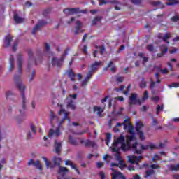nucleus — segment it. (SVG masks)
Here are the masks:
<instances>
[{"mask_svg":"<svg viewBox=\"0 0 179 179\" xmlns=\"http://www.w3.org/2000/svg\"><path fill=\"white\" fill-rule=\"evenodd\" d=\"M61 162H62V160L60 157H53V164L55 166H61Z\"/></svg>","mask_w":179,"mask_h":179,"instance_id":"28","label":"nucleus"},{"mask_svg":"<svg viewBox=\"0 0 179 179\" xmlns=\"http://www.w3.org/2000/svg\"><path fill=\"white\" fill-rule=\"evenodd\" d=\"M98 1H99V6L108 3V2H107L106 0H98Z\"/></svg>","mask_w":179,"mask_h":179,"instance_id":"58","label":"nucleus"},{"mask_svg":"<svg viewBox=\"0 0 179 179\" xmlns=\"http://www.w3.org/2000/svg\"><path fill=\"white\" fill-rule=\"evenodd\" d=\"M34 166V167H36V169H38V170H43V166H41V164H40L39 160H36V162H34V159H31L27 163V166Z\"/></svg>","mask_w":179,"mask_h":179,"instance_id":"11","label":"nucleus"},{"mask_svg":"<svg viewBox=\"0 0 179 179\" xmlns=\"http://www.w3.org/2000/svg\"><path fill=\"white\" fill-rule=\"evenodd\" d=\"M124 129H128L129 134L135 135V127L129 122V119H125L122 123Z\"/></svg>","mask_w":179,"mask_h":179,"instance_id":"5","label":"nucleus"},{"mask_svg":"<svg viewBox=\"0 0 179 179\" xmlns=\"http://www.w3.org/2000/svg\"><path fill=\"white\" fill-rule=\"evenodd\" d=\"M55 115L54 114V112H52V110L50 111V122L51 124H52V120H54V118H55Z\"/></svg>","mask_w":179,"mask_h":179,"instance_id":"60","label":"nucleus"},{"mask_svg":"<svg viewBox=\"0 0 179 179\" xmlns=\"http://www.w3.org/2000/svg\"><path fill=\"white\" fill-rule=\"evenodd\" d=\"M69 143L73 146H77L78 145V141L76 139L73 138V137H72L71 135L69 136Z\"/></svg>","mask_w":179,"mask_h":179,"instance_id":"29","label":"nucleus"},{"mask_svg":"<svg viewBox=\"0 0 179 179\" xmlns=\"http://www.w3.org/2000/svg\"><path fill=\"white\" fill-rule=\"evenodd\" d=\"M135 139H136L135 134L128 136L127 140V147L132 148L134 153H136V155H142V150H138V142L131 144V142H132V141H135Z\"/></svg>","mask_w":179,"mask_h":179,"instance_id":"2","label":"nucleus"},{"mask_svg":"<svg viewBox=\"0 0 179 179\" xmlns=\"http://www.w3.org/2000/svg\"><path fill=\"white\" fill-rule=\"evenodd\" d=\"M13 96V93L11 91L6 92V99L8 100Z\"/></svg>","mask_w":179,"mask_h":179,"instance_id":"48","label":"nucleus"},{"mask_svg":"<svg viewBox=\"0 0 179 179\" xmlns=\"http://www.w3.org/2000/svg\"><path fill=\"white\" fill-rule=\"evenodd\" d=\"M55 135V136H61V127L59 125L58 127L56 129L55 131L54 129H50L48 136H52Z\"/></svg>","mask_w":179,"mask_h":179,"instance_id":"12","label":"nucleus"},{"mask_svg":"<svg viewBox=\"0 0 179 179\" xmlns=\"http://www.w3.org/2000/svg\"><path fill=\"white\" fill-rule=\"evenodd\" d=\"M113 172L111 173L112 179H127V177L121 172H119L114 169H111Z\"/></svg>","mask_w":179,"mask_h":179,"instance_id":"9","label":"nucleus"},{"mask_svg":"<svg viewBox=\"0 0 179 179\" xmlns=\"http://www.w3.org/2000/svg\"><path fill=\"white\" fill-rule=\"evenodd\" d=\"M96 166H97L98 169H101V167H103L104 166V162H99L96 163Z\"/></svg>","mask_w":179,"mask_h":179,"instance_id":"62","label":"nucleus"},{"mask_svg":"<svg viewBox=\"0 0 179 179\" xmlns=\"http://www.w3.org/2000/svg\"><path fill=\"white\" fill-rule=\"evenodd\" d=\"M116 80L117 82H119L120 83H122V82H124V77H122V76L117 77Z\"/></svg>","mask_w":179,"mask_h":179,"instance_id":"61","label":"nucleus"},{"mask_svg":"<svg viewBox=\"0 0 179 179\" xmlns=\"http://www.w3.org/2000/svg\"><path fill=\"white\" fill-rule=\"evenodd\" d=\"M65 165L71 166V168L73 169V170H75V171H76V173L80 176V171H79V169H78V167H76V164H73V162H72V161H71L69 159L66 160Z\"/></svg>","mask_w":179,"mask_h":179,"instance_id":"13","label":"nucleus"},{"mask_svg":"<svg viewBox=\"0 0 179 179\" xmlns=\"http://www.w3.org/2000/svg\"><path fill=\"white\" fill-rule=\"evenodd\" d=\"M110 141H111V134L107 133L106 134V145H108V143H110Z\"/></svg>","mask_w":179,"mask_h":179,"instance_id":"44","label":"nucleus"},{"mask_svg":"<svg viewBox=\"0 0 179 179\" xmlns=\"http://www.w3.org/2000/svg\"><path fill=\"white\" fill-rule=\"evenodd\" d=\"M67 108H71V110H76V106H75V102L73 100L71 99L68 103H67Z\"/></svg>","mask_w":179,"mask_h":179,"instance_id":"31","label":"nucleus"},{"mask_svg":"<svg viewBox=\"0 0 179 179\" xmlns=\"http://www.w3.org/2000/svg\"><path fill=\"white\" fill-rule=\"evenodd\" d=\"M170 37H171L170 34L169 33H166L163 38L159 36V38H162L163 41H164L165 43H169V41H167V40H169V38H170Z\"/></svg>","mask_w":179,"mask_h":179,"instance_id":"37","label":"nucleus"},{"mask_svg":"<svg viewBox=\"0 0 179 179\" xmlns=\"http://www.w3.org/2000/svg\"><path fill=\"white\" fill-rule=\"evenodd\" d=\"M169 169L170 170H171V171H179V164H176V165L171 164L170 165Z\"/></svg>","mask_w":179,"mask_h":179,"instance_id":"38","label":"nucleus"},{"mask_svg":"<svg viewBox=\"0 0 179 179\" xmlns=\"http://www.w3.org/2000/svg\"><path fill=\"white\" fill-rule=\"evenodd\" d=\"M100 65H103V62L99 61V62H94V64H92L90 66L92 72H96L98 69V66H100Z\"/></svg>","mask_w":179,"mask_h":179,"instance_id":"19","label":"nucleus"},{"mask_svg":"<svg viewBox=\"0 0 179 179\" xmlns=\"http://www.w3.org/2000/svg\"><path fill=\"white\" fill-rule=\"evenodd\" d=\"M167 51H169V48H167V46L162 45L161 47V52L166 55V54H167Z\"/></svg>","mask_w":179,"mask_h":179,"instance_id":"41","label":"nucleus"},{"mask_svg":"<svg viewBox=\"0 0 179 179\" xmlns=\"http://www.w3.org/2000/svg\"><path fill=\"white\" fill-rule=\"evenodd\" d=\"M64 13L67 16L71 15H78V13H87V10H80L79 8H65L63 10Z\"/></svg>","mask_w":179,"mask_h":179,"instance_id":"4","label":"nucleus"},{"mask_svg":"<svg viewBox=\"0 0 179 179\" xmlns=\"http://www.w3.org/2000/svg\"><path fill=\"white\" fill-rule=\"evenodd\" d=\"M151 5L156 8H158V9H164L166 8V6L161 1H152Z\"/></svg>","mask_w":179,"mask_h":179,"instance_id":"20","label":"nucleus"},{"mask_svg":"<svg viewBox=\"0 0 179 179\" xmlns=\"http://www.w3.org/2000/svg\"><path fill=\"white\" fill-rule=\"evenodd\" d=\"M50 12H51V9H50V8L45 9V10L43 11V15L44 16H48V13H50Z\"/></svg>","mask_w":179,"mask_h":179,"instance_id":"53","label":"nucleus"},{"mask_svg":"<svg viewBox=\"0 0 179 179\" xmlns=\"http://www.w3.org/2000/svg\"><path fill=\"white\" fill-rule=\"evenodd\" d=\"M169 2L166 3V5L167 6H173V5H177L178 3V1L176 0H168Z\"/></svg>","mask_w":179,"mask_h":179,"instance_id":"39","label":"nucleus"},{"mask_svg":"<svg viewBox=\"0 0 179 179\" xmlns=\"http://www.w3.org/2000/svg\"><path fill=\"white\" fill-rule=\"evenodd\" d=\"M142 128H143V123H142V122H137L136 126V132L141 131V129H142Z\"/></svg>","mask_w":179,"mask_h":179,"instance_id":"34","label":"nucleus"},{"mask_svg":"<svg viewBox=\"0 0 179 179\" xmlns=\"http://www.w3.org/2000/svg\"><path fill=\"white\" fill-rule=\"evenodd\" d=\"M163 108H164V105H157L156 108V114L159 115L160 114V111H163Z\"/></svg>","mask_w":179,"mask_h":179,"instance_id":"36","label":"nucleus"},{"mask_svg":"<svg viewBox=\"0 0 179 179\" xmlns=\"http://www.w3.org/2000/svg\"><path fill=\"white\" fill-rule=\"evenodd\" d=\"M85 146L86 148H94V146H96V143L90 140H87L85 143Z\"/></svg>","mask_w":179,"mask_h":179,"instance_id":"27","label":"nucleus"},{"mask_svg":"<svg viewBox=\"0 0 179 179\" xmlns=\"http://www.w3.org/2000/svg\"><path fill=\"white\" fill-rule=\"evenodd\" d=\"M22 66H23V57H22V54L19 53L17 55V73L19 75H22Z\"/></svg>","mask_w":179,"mask_h":179,"instance_id":"10","label":"nucleus"},{"mask_svg":"<svg viewBox=\"0 0 179 179\" xmlns=\"http://www.w3.org/2000/svg\"><path fill=\"white\" fill-rule=\"evenodd\" d=\"M13 19H14V22H15V23L17 24L23 23V22H24V19L19 17V15L17 14L14 15Z\"/></svg>","mask_w":179,"mask_h":179,"instance_id":"26","label":"nucleus"},{"mask_svg":"<svg viewBox=\"0 0 179 179\" xmlns=\"http://www.w3.org/2000/svg\"><path fill=\"white\" fill-rule=\"evenodd\" d=\"M124 143H125V137L123 135H120V136L118 138L114 140L113 143V145L115 147V146H117L119 143L122 145Z\"/></svg>","mask_w":179,"mask_h":179,"instance_id":"16","label":"nucleus"},{"mask_svg":"<svg viewBox=\"0 0 179 179\" xmlns=\"http://www.w3.org/2000/svg\"><path fill=\"white\" fill-rule=\"evenodd\" d=\"M87 83H89V80L85 78L84 80L82 82L83 87H85V86H87Z\"/></svg>","mask_w":179,"mask_h":179,"instance_id":"59","label":"nucleus"},{"mask_svg":"<svg viewBox=\"0 0 179 179\" xmlns=\"http://www.w3.org/2000/svg\"><path fill=\"white\" fill-rule=\"evenodd\" d=\"M179 21V17L178 15H175V16H173L171 18V22H173V23H176L177 22Z\"/></svg>","mask_w":179,"mask_h":179,"instance_id":"49","label":"nucleus"},{"mask_svg":"<svg viewBox=\"0 0 179 179\" xmlns=\"http://www.w3.org/2000/svg\"><path fill=\"white\" fill-rule=\"evenodd\" d=\"M71 48L69 47H67L66 49L64 50L63 55L61 56V57L57 58V57H53L52 59V66H57V68H61L62 66V64H64V60L65 59V57L68 55V51H69Z\"/></svg>","mask_w":179,"mask_h":179,"instance_id":"3","label":"nucleus"},{"mask_svg":"<svg viewBox=\"0 0 179 179\" xmlns=\"http://www.w3.org/2000/svg\"><path fill=\"white\" fill-rule=\"evenodd\" d=\"M147 83L146 81H145V79H142V81L140 83V87L141 89H144V87H146Z\"/></svg>","mask_w":179,"mask_h":179,"instance_id":"45","label":"nucleus"},{"mask_svg":"<svg viewBox=\"0 0 179 179\" xmlns=\"http://www.w3.org/2000/svg\"><path fill=\"white\" fill-rule=\"evenodd\" d=\"M140 148L141 149V150H148V149L153 150L156 149V145L153 144H150L148 145H144L143 144H141Z\"/></svg>","mask_w":179,"mask_h":179,"instance_id":"22","label":"nucleus"},{"mask_svg":"<svg viewBox=\"0 0 179 179\" xmlns=\"http://www.w3.org/2000/svg\"><path fill=\"white\" fill-rule=\"evenodd\" d=\"M12 41H13V38L10 36V35L6 36L4 45L3 46V48H8V47H10V43H12Z\"/></svg>","mask_w":179,"mask_h":179,"instance_id":"17","label":"nucleus"},{"mask_svg":"<svg viewBox=\"0 0 179 179\" xmlns=\"http://www.w3.org/2000/svg\"><path fill=\"white\" fill-rule=\"evenodd\" d=\"M150 167L153 169H160V166L157 165V164H151Z\"/></svg>","mask_w":179,"mask_h":179,"instance_id":"64","label":"nucleus"},{"mask_svg":"<svg viewBox=\"0 0 179 179\" xmlns=\"http://www.w3.org/2000/svg\"><path fill=\"white\" fill-rule=\"evenodd\" d=\"M42 160H43V162H45V164L46 167H48V168L50 167V169H52V167H54V166H52V164L51 163V162L48 161L47 157H42Z\"/></svg>","mask_w":179,"mask_h":179,"instance_id":"30","label":"nucleus"},{"mask_svg":"<svg viewBox=\"0 0 179 179\" xmlns=\"http://www.w3.org/2000/svg\"><path fill=\"white\" fill-rule=\"evenodd\" d=\"M99 49H100V54L101 55H104V52L106 51V48H104V46H99Z\"/></svg>","mask_w":179,"mask_h":179,"instance_id":"55","label":"nucleus"},{"mask_svg":"<svg viewBox=\"0 0 179 179\" xmlns=\"http://www.w3.org/2000/svg\"><path fill=\"white\" fill-rule=\"evenodd\" d=\"M34 76H36V70H33L31 73V78L29 79V82H31L34 79Z\"/></svg>","mask_w":179,"mask_h":179,"instance_id":"56","label":"nucleus"},{"mask_svg":"<svg viewBox=\"0 0 179 179\" xmlns=\"http://www.w3.org/2000/svg\"><path fill=\"white\" fill-rule=\"evenodd\" d=\"M143 159L142 155L135 156L133 155L131 157L128 156V162L131 163V164H136V166H139V163H141V159Z\"/></svg>","mask_w":179,"mask_h":179,"instance_id":"7","label":"nucleus"},{"mask_svg":"<svg viewBox=\"0 0 179 179\" xmlns=\"http://www.w3.org/2000/svg\"><path fill=\"white\" fill-rule=\"evenodd\" d=\"M28 57L29 58V62H28L27 72H28V73H30V71L31 69V64H30V61H31V58H33V50H29L28 51Z\"/></svg>","mask_w":179,"mask_h":179,"instance_id":"21","label":"nucleus"},{"mask_svg":"<svg viewBox=\"0 0 179 179\" xmlns=\"http://www.w3.org/2000/svg\"><path fill=\"white\" fill-rule=\"evenodd\" d=\"M133 5H141L142 3V0H131Z\"/></svg>","mask_w":179,"mask_h":179,"instance_id":"51","label":"nucleus"},{"mask_svg":"<svg viewBox=\"0 0 179 179\" xmlns=\"http://www.w3.org/2000/svg\"><path fill=\"white\" fill-rule=\"evenodd\" d=\"M147 50L150 51V52H153L155 51V46L153 44H149L147 45Z\"/></svg>","mask_w":179,"mask_h":179,"instance_id":"43","label":"nucleus"},{"mask_svg":"<svg viewBox=\"0 0 179 179\" xmlns=\"http://www.w3.org/2000/svg\"><path fill=\"white\" fill-rule=\"evenodd\" d=\"M69 173V169L64 166H59L58 170V174L59 176H61L62 177H65L66 176V173Z\"/></svg>","mask_w":179,"mask_h":179,"instance_id":"15","label":"nucleus"},{"mask_svg":"<svg viewBox=\"0 0 179 179\" xmlns=\"http://www.w3.org/2000/svg\"><path fill=\"white\" fill-rule=\"evenodd\" d=\"M137 134L139 135V138L141 141H145V134L143 131H137Z\"/></svg>","mask_w":179,"mask_h":179,"instance_id":"42","label":"nucleus"},{"mask_svg":"<svg viewBox=\"0 0 179 179\" xmlns=\"http://www.w3.org/2000/svg\"><path fill=\"white\" fill-rule=\"evenodd\" d=\"M92 76H93V72H92V71H90L87 73L85 79H87V80H90V79H92Z\"/></svg>","mask_w":179,"mask_h":179,"instance_id":"46","label":"nucleus"},{"mask_svg":"<svg viewBox=\"0 0 179 179\" xmlns=\"http://www.w3.org/2000/svg\"><path fill=\"white\" fill-rule=\"evenodd\" d=\"M155 174V170L151 169L145 171V175L144 176V178H148L150 177V176H153Z\"/></svg>","mask_w":179,"mask_h":179,"instance_id":"33","label":"nucleus"},{"mask_svg":"<svg viewBox=\"0 0 179 179\" xmlns=\"http://www.w3.org/2000/svg\"><path fill=\"white\" fill-rule=\"evenodd\" d=\"M93 110L94 112L97 111V115L99 117H100V115H101V113H103V109L99 106H94Z\"/></svg>","mask_w":179,"mask_h":179,"instance_id":"35","label":"nucleus"},{"mask_svg":"<svg viewBox=\"0 0 179 179\" xmlns=\"http://www.w3.org/2000/svg\"><path fill=\"white\" fill-rule=\"evenodd\" d=\"M50 48H51V47L50 46V44L45 43V49H44L45 52H48V51H50Z\"/></svg>","mask_w":179,"mask_h":179,"instance_id":"52","label":"nucleus"},{"mask_svg":"<svg viewBox=\"0 0 179 179\" xmlns=\"http://www.w3.org/2000/svg\"><path fill=\"white\" fill-rule=\"evenodd\" d=\"M169 87H179V83H172L171 85H169Z\"/></svg>","mask_w":179,"mask_h":179,"instance_id":"54","label":"nucleus"},{"mask_svg":"<svg viewBox=\"0 0 179 179\" xmlns=\"http://www.w3.org/2000/svg\"><path fill=\"white\" fill-rule=\"evenodd\" d=\"M149 99V91H145L142 100H148Z\"/></svg>","mask_w":179,"mask_h":179,"instance_id":"50","label":"nucleus"},{"mask_svg":"<svg viewBox=\"0 0 179 179\" xmlns=\"http://www.w3.org/2000/svg\"><path fill=\"white\" fill-rule=\"evenodd\" d=\"M82 29V22L80 21H76V29L74 31V33L76 35L79 34V30Z\"/></svg>","mask_w":179,"mask_h":179,"instance_id":"23","label":"nucleus"},{"mask_svg":"<svg viewBox=\"0 0 179 179\" xmlns=\"http://www.w3.org/2000/svg\"><path fill=\"white\" fill-rule=\"evenodd\" d=\"M19 43L17 42V41H15L13 45V51L14 52H16V51L17 50V45H18Z\"/></svg>","mask_w":179,"mask_h":179,"instance_id":"47","label":"nucleus"},{"mask_svg":"<svg viewBox=\"0 0 179 179\" xmlns=\"http://www.w3.org/2000/svg\"><path fill=\"white\" fill-rule=\"evenodd\" d=\"M136 104H142V101L141 99H138L137 94H131V96L129 99V106H135Z\"/></svg>","mask_w":179,"mask_h":179,"instance_id":"6","label":"nucleus"},{"mask_svg":"<svg viewBox=\"0 0 179 179\" xmlns=\"http://www.w3.org/2000/svg\"><path fill=\"white\" fill-rule=\"evenodd\" d=\"M101 19H103L102 16L95 17L92 20V26H96L99 22H101Z\"/></svg>","mask_w":179,"mask_h":179,"instance_id":"32","label":"nucleus"},{"mask_svg":"<svg viewBox=\"0 0 179 179\" xmlns=\"http://www.w3.org/2000/svg\"><path fill=\"white\" fill-rule=\"evenodd\" d=\"M31 129L35 135H36V134H37V131H36V126H34V124H33V123L31 124Z\"/></svg>","mask_w":179,"mask_h":179,"instance_id":"57","label":"nucleus"},{"mask_svg":"<svg viewBox=\"0 0 179 179\" xmlns=\"http://www.w3.org/2000/svg\"><path fill=\"white\" fill-rule=\"evenodd\" d=\"M99 176L101 177V179H106V173H104V172L101 171L99 173Z\"/></svg>","mask_w":179,"mask_h":179,"instance_id":"63","label":"nucleus"},{"mask_svg":"<svg viewBox=\"0 0 179 179\" xmlns=\"http://www.w3.org/2000/svg\"><path fill=\"white\" fill-rule=\"evenodd\" d=\"M116 160H118L119 164L120 165L119 166V169H124V167H127V165L124 164V159L121 157V155H120V152L118 154L115 155Z\"/></svg>","mask_w":179,"mask_h":179,"instance_id":"18","label":"nucleus"},{"mask_svg":"<svg viewBox=\"0 0 179 179\" xmlns=\"http://www.w3.org/2000/svg\"><path fill=\"white\" fill-rule=\"evenodd\" d=\"M54 151L57 155H59V153H61V149L62 148V144L61 143L58 142V140L55 141V144L53 145Z\"/></svg>","mask_w":179,"mask_h":179,"instance_id":"14","label":"nucleus"},{"mask_svg":"<svg viewBox=\"0 0 179 179\" xmlns=\"http://www.w3.org/2000/svg\"><path fill=\"white\" fill-rule=\"evenodd\" d=\"M67 75L69 78H70L71 82H75V76H76V75L72 69H70V70L67 72Z\"/></svg>","mask_w":179,"mask_h":179,"instance_id":"24","label":"nucleus"},{"mask_svg":"<svg viewBox=\"0 0 179 179\" xmlns=\"http://www.w3.org/2000/svg\"><path fill=\"white\" fill-rule=\"evenodd\" d=\"M121 148L122 150H128V149H132V147H128V144L124 142L122 144Z\"/></svg>","mask_w":179,"mask_h":179,"instance_id":"40","label":"nucleus"},{"mask_svg":"<svg viewBox=\"0 0 179 179\" xmlns=\"http://www.w3.org/2000/svg\"><path fill=\"white\" fill-rule=\"evenodd\" d=\"M62 113H64V115L63 116V121H65V120H68V121H70V119L69 117V113L68 112L65 113V109H64V108H62L59 112V114H62Z\"/></svg>","mask_w":179,"mask_h":179,"instance_id":"25","label":"nucleus"},{"mask_svg":"<svg viewBox=\"0 0 179 179\" xmlns=\"http://www.w3.org/2000/svg\"><path fill=\"white\" fill-rule=\"evenodd\" d=\"M14 80L15 82V86L21 94L22 99V107L23 111H24V110H26V86H24L23 81H22V79H20V76L15 75Z\"/></svg>","mask_w":179,"mask_h":179,"instance_id":"1","label":"nucleus"},{"mask_svg":"<svg viewBox=\"0 0 179 179\" xmlns=\"http://www.w3.org/2000/svg\"><path fill=\"white\" fill-rule=\"evenodd\" d=\"M47 21L44 20H39L36 25L34 27L31 34H36L38 30H40L41 27H44L47 24Z\"/></svg>","mask_w":179,"mask_h":179,"instance_id":"8","label":"nucleus"}]
</instances>
